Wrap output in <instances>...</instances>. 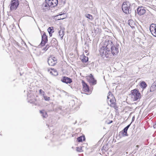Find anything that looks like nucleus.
I'll list each match as a JSON object with an SVG mask.
<instances>
[{
    "label": "nucleus",
    "mask_w": 156,
    "mask_h": 156,
    "mask_svg": "<svg viewBox=\"0 0 156 156\" xmlns=\"http://www.w3.org/2000/svg\"><path fill=\"white\" fill-rule=\"evenodd\" d=\"M44 100L46 101H49L50 100V98L46 96H44Z\"/></svg>",
    "instance_id": "393cba45"
},
{
    "label": "nucleus",
    "mask_w": 156,
    "mask_h": 156,
    "mask_svg": "<svg viewBox=\"0 0 156 156\" xmlns=\"http://www.w3.org/2000/svg\"><path fill=\"white\" fill-rule=\"evenodd\" d=\"M58 15L57 16H62V15H64V13H62V12L58 14Z\"/></svg>",
    "instance_id": "7c9ffc66"
},
{
    "label": "nucleus",
    "mask_w": 156,
    "mask_h": 156,
    "mask_svg": "<svg viewBox=\"0 0 156 156\" xmlns=\"http://www.w3.org/2000/svg\"><path fill=\"white\" fill-rule=\"evenodd\" d=\"M129 25L130 26V27H132V26H131V25H130V22H132V20H129Z\"/></svg>",
    "instance_id": "2f4dec72"
},
{
    "label": "nucleus",
    "mask_w": 156,
    "mask_h": 156,
    "mask_svg": "<svg viewBox=\"0 0 156 156\" xmlns=\"http://www.w3.org/2000/svg\"><path fill=\"white\" fill-rule=\"evenodd\" d=\"M49 47V45H47L46 46V47L44 48V50L46 51L48 49Z\"/></svg>",
    "instance_id": "cd10ccee"
},
{
    "label": "nucleus",
    "mask_w": 156,
    "mask_h": 156,
    "mask_svg": "<svg viewBox=\"0 0 156 156\" xmlns=\"http://www.w3.org/2000/svg\"><path fill=\"white\" fill-rule=\"evenodd\" d=\"M156 89V83L152 84L151 86L150 87V91H153Z\"/></svg>",
    "instance_id": "6ab92c4d"
},
{
    "label": "nucleus",
    "mask_w": 156,
    "mask_h": 156,
    "mask_svg": "<svg viewBox=\"0 0 156 156\" xmlns=\"http://www.w3.org/2000/svg\"><path fill=\"white\" fill-rule=\"evenodd\" d=\"M62 17V18H61V17H60V18L61 19H63L64 18V17Z\"/></svg>",
    "instance_id": "f704fd0d"
},
{
    "label": "nucleus",
    "mask_w": 156,
    "mask_h": 156,
    "mask_svg": "<svg viewBox=\"0 0 156 156\" xmlns=\"http://www.w3.org/2000/svg\"><path fill=\"white\" fill-rule=\"evenodd\" d=\"M83 138V140H85V137L84 136L82 137L80 136L79 137L77 138V140L78 142H80L82 141V138Z\"/></svg>",
    "instance_id": "b1692460"
},
{
    "label": "nucleus",
    "mask_w": 156,
    "mask_h": 156,
    "mask_svg": "<svg viewBox=\"0 0 156 156\" xmlns=\"http://www.w3.org/2000/svg\"><path fill=\"white\" fill-rule=\"evenodd\" d=\"M52 33H51H51H49V34L50 36V37H51V36H52Z\"/></svg>",
    "instance_id": "72a5a7b5"
},
{
    "label": "nucleus",
    "mask_w": 156,
    "mask_h": 156,
    "mask_svg": "<svg viewBox=\"0 0 156 156\" xmlns=\"http://www.w3.org/2000/svg\"><path fill=\"white\" fill-rule=\"evenodd\" d=\"M83 86V90L85 92H88L89 91V88L87 85L83 81L82 82Z\"/></svg>",
    "instance_id": "dca6fc26"
},
{
    "label": "nucleus",
    "mask_w": 156,
    "mask_h": 156,
    "mask_svg": "<svg viewBox=\"0 0 156 156\" xmlns=\"http://www.w3.org/2000/svg\"><path fill=\"white\" fill-rule=\"evenodd\" d=\"M39 93L41 94H42V95L44 96L45 94L44 92L41 89H40L39 90Z\"/></svg>",
    "instance_id": "bb28decb"
},
{
    "label": "nucleus",
    "mask_w": 156,
    "mask_h": 156,
    "mask_svg": "<svg viewBox=\"0 0 156 156\" xmlns=\"http://www.w3.org/2000/svg\"><path fill=\"white\" fill-rule=\"evenodd\" d=\"M56 41V39H55V38H53L52 39V41H51V44H52V43L53 42V41L54 42V41Z\"/></svg>",
    "instance_id": "c756f323"
},
{
    "label": "nucleus",
    "mask_w": 156,
    "mask_h": 156,
    "mask_svg": "<svg viewBox=\"0 0 156 156\" xmlns=\"http://www.w3.org/2000/svg\"><path fill=\"white\" fill-rule=\"evenodd\" d=\"M112 122V121H111V122H111H111Z\"/></svg>",
    "instance_id": "c9c22d12"
},
{
    "label": "nucleus",
    "mask_w": 156,
    "mask_h": 156,
    "mask_svg": "<svg viewBox=\"0 0 156 156\" xmlns=\"http://www.w3.org/2000/svg\"><path fill=\"white\" fill-rule=\"evenodd\" d=\"M150 30L152 34L156 37V26L154 24H152L150 27Z\"/></svg>",
    "instance_id": "6e6552de"
},
{
    "label": "nucleus",
    "mask_w": 156,
    "mask_h": 156,
    "mask_svg": "<svg viewBox=\"0 0 156 156\" xmlns=\"http://www.w3.org/2000/svg\"><path fill=\"white\" fill-rule=\"evenodd\" d=\"M122 9L123 11L126 14L130 13L131 10L130 6L127 4L126 2H124L122 5Z\"/></svg>",
    "instance_id": "20e7f679"
},
{
    "label": "nucleus",
    "mask_w": 156,
    "mask_h": 156,
    "mask_svg": "<svg viewBox=\"0 0 156 156\" xmlns=\"http://www.w3.org/2000/svg\"><path fill=\"white\" fill-rule=\"evenodd\" d=\"M140 85L143 88V89H145L147 86L146 83L144 81L140 83Z\"/></svg>",
    "instance_id": "a211bd4d"
},
{
    "label": "nucleus",
    "mask_w": 156,
    "mask_h": 156,
    "mask_svg": "<svg viewBox=\"0 0 156 156\" xmlns=\"http://www.w3.org/2000/svg\"><path fill=\"white\" fill-rule=\"evenodd\" d=\"M129 95L133 101H136L141 98V94L139 90L134 89L132 90Z\"/></svg>",
    "instance_id": "f03ea898"
},
{
    "label": "nucleus",
    "mask_w": 156,
    "mask_h": 156,
    "mask_svg": "<svg viewBox=\"0 0 156 156\" xmlns=\"http://www.w3.org/2000/svg\"><path fill=\"white\" fill-rule=\"evenodd\" d=\"M76 151L79 152L82 151V147H77L76 148Z\"/></svg>",
    "instance_id": "a878e982"
},
{
    "label": "nucleus",
    "mask_w": 156,
    "mask_h": 156,
    "mask_svg": "<svg viewBox=\"0 0 156 156\" xmlns=\"http://www.w3.org/2000/svg\"><path fill=\"white\" fill-rule=\"evenodd\" d=\"M130 125H128L123 129V131L120 132V133L122 134V135L123 136H127L128 134H127V131L129 128V127Z\"/></svg>",
    "instance_id": "2eb2a0df"
},
{
    "label": "nucleus",
    "mask_w": 156,
    "mask_h": 156,
    "mask_svg": "<svg viewBox=\"0 0 156 156\" xmlns=\"http://www.w3.org/2000/svg\"><path fill=\"white\" fill-rule=\"evenodd\" d=\"M112 42L111 41V47L110 48V49H111V52L112 55V54L113 55H116L119 52L118 47L117 45L116 47L115 46H112Z\"/></svg>",
    "instance_id": "0eeeda50"
},
{
    "label": "nucleus",
    "mask_w": 156,
    "mask_h": 156,
    "mask_svg": "<svg viewBox=\"0 0 156 156\" xmlns=\"http://www.w3.org/2000/svg\"><path fill=\"white\" fill-rule=\"evenodd\" d=\"M108 95L107 97V98L108 99L110 100V103L108 104H110V106L114 108H115L116 105L114 101V99L113 96L112 94H111L110 92L108 93Z\"/></svg>",
    "instance_id": "39448f33"
},
{
    "label": "nucleus",
    "mask_w": 156,
    "mask_h": 156,
    "mask_svg": "<svg viewBox=\"0 0 156 156\" xmlns=\"http://www.w3.org/2000/svg\"><path fill=\"white\" fill-rule=\"evenodd\" d=\"M89 82L92 85H95L96 84L97 81L94 78H90L89 79Z\"/></svg>",
    "instance_id": "f3484780"
},
{
    "label": "nucleus",
    "mask_w": 156,
    "mask_h": 156,
    "mask_svg": "<svg viewBox=\"0 0 156 156\" xmlns=\"http://www.w3.org/2000/svg\"><path fill=\"white\" fill-rule=\"evenodd\" d=\"M60 30L58 32L59 35L61 39L63 38V37L64 35V28L62 27H60Z\"/></svg>",
    "instance_id": "4468645a"
},
{
    "label": "nucleus",
    "mask_w": 156,
    "mask_h": 156,
    "mask_svg": "<svg viewBox=\"0 0 156 156\" xmlns=\"http://www.w3.org/2000/svg\"><path fill=\"white\" fill-rule=\"evenodd\" d=\"M48 63L49 65L54 66L57 63V59L55 57L51 56L48 59Z\"/></svg>",
    "instance_id": "423d86ee"
},
{
    "label": "nucleus",
    "mask_w": 156,
    "mask_h": 156,
    "mask_svg": "<svg viewBox=\"0 0 156 156\" xmlns=\"http://www.w3.org/2000/svg\"><path fill=\"white\" fill-rule=\"evenodd\" d=\"M49 0H45V2L42 5V8L44 11L48 10L49 9V7H51V6L48 5Z\"/></svg>",
    "instance_id": "1a4fd4ad"
},
{
    "label": "nucleus",
    "mask_w": 156,
    "mask_h": 156,
    "mask_svg": "<svg viewBox=\"0 0 156 156\" xmlns=\"http://www.w3.org/2000/svg\"><path fill=\"white\" fill-rule=\"evenodd\" d=\"M85 16L87 18H88L90 20H92V16L91 15L89 14H87L85 15Z\"/></svg>",
    "instance_id": "4be33fe9"
},
{
    "label": "nucleus",
    "mask_w": 156,
    "mask_h": 156,
    "mask_svg": "<svg viewBox=\"0 0 156 156\" xmlns=\"http://www.w3.org/2000/svg\"><path fill=\"white\" fill-rule=\"evenodd\" d=\"M47 36L46 35L45 33H44L42 36V41L41 43V45L42 46H43L47 42Z\"/></svg>",
    "instance_id": "9d476101"
},
{
    "label": "nucleus",
    "mask_w": 156,
    "mask_h": 156,
    "mask_svg": "<svg viewBox=\"0 0 156 156\" xmlns=\"http://www.w3.org/2000/svg\"><path fill=\"white\" fill-rule=\"evenodd\" d=\"M94 78L93 76L91 74H90V75L89 76V78Z\"/></svg>",
    "instance_id": "473e14b6"
},
{
    "label": "nucleus",
    "mask_w": 156,
    "mask_h": 156,
    "mask_svg": "<svg viewBox=\"0 0 156 156\" xmlns=\"http://www.w3.org/2000/svg\"><path fill=\"white\" fill-rule=\"evenodd\" d=\"M88 60V58L86 56H84L83 58L82 59V62L83 63H86Z\"/></svg>",
    "instance_id": "412c9836"
},
{
    "label": "nucleus",
    "mask_w": 156,
    "mask_h": 156,
    "mask_svg": "<svg viewBox=\"0 0 156 156\" xmlns=\"http://www.w3.org/2000/svg\"><path fill=\"white\" fill-rule=\"evenodd\" d=\"M58 2L60 1L59 0H49L48 2V5L51 7H54L57 5Z\"/></svg>",
    "instance_id": "f8f14e48"
},
{
    "label": "nucleus",
    "mask_w": 156,
    "mask_h": 156,
    "mask_svg": "<svg viewBox=\"0 0 156 156\" xmlns=\"http://www.w3.org/2000/svg\"><path fill=\"white\" fill-rule=\"evenodd\" d=\"M19 4L18 0H11L9 6L10 10L12 11L16 9Z\"/></svg>",
    "instance_id": "7ed1b4c3"
},
{
    "label": "nucleus",
    "mask_w": 156,
    "mask_h": 156,
    "mask_svg": "<svg viewBox=\"0 0 156 156\" xmlns=\"http://www.w3.org/2000/svg\"><path fill=\"white\" fill-rule=\"evenodd\" d=\"M61 81L62 82L67 84L70 83L72 82L71 79L66 76L63 77L61 79Z\"/></svg>",
    "instance_id": "9b49d317"
},
{
    "label": "nucleus",
    "mask_w": 156,
    "mask_h": 156,
    "mask_svg": "<svg viewBox=\"0 0 156 156\" xmlns=\"http://www.w3.org/2000/svg\"><path fill=\"white\" fill-rule=\"evenodd\" d=\"M146 11L144 8L142 7H139L137 9V12L139 15H142L144 14Z\"/></svg>",
    "instance_id": "ddd939ff"
},
{
    "label": "nucleus",
    "mask_w": 156,
    "mask_h": 156,
    "mask_svg": "<svg viewBox=\"0 0 156 156\" xmlns=\"http://www.w3.org/2000/svg\"><path fill=\"white\" fill-rule=\"evenodd\" d=\"M111 41H108L106 42L105 45L101 47L100 50V52L102 56L104 58H111L112 53L110 49L111 47Z\"/></svg>",
    "instance_id": "f257e3e1"
},
{
    "label": "nucleus",
    "mask_w": 156,
    "mask_h": 156,
    "mask_svg": "<svg viewBox=\"0 0 156 156\" xmlns=\"http://www.w3.org/2000/svg\"><path fill=\"white\" fill-rule=\"evenodd\" d=\"M40 113L42 114V116L44 118H46L47 117V113L44 110L40 111Z\"/></svg>",
    "instance_id": "aec40b11"
},
{
    "label": "nucleus",
    "mask_w": 156,
    "mask_h": 156,
    "mask_svg": "<svg viewBox=\"0 0 156 156\" xmlns=\"http://www.w3.org/2000/svg\"><path fill=\"white\" fill-rule=\"evenodd\" d=\"M48 33H53L54 32L53 27H49L48 29Z\"/></svg>",
    "instance_id": "5701e85b"
},
{
    "label": "nucleus",
    "mask_w": 156,
    "mask_h": 156,
    "mask_svg": "<svg viewBox=\"0 0 156 156\" xmlns=\"http://www.w3.org/2000/svg\"><path fill=\"white\" fill-rule=\"evenodd\" d=\"M59 1H61V2L62 3H63V4H64L65 3V0H59Z\"/></svg>",
    "instance_id": "c85d7f7f"
}]
</instances>
